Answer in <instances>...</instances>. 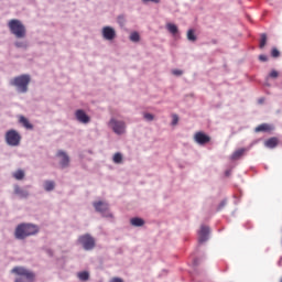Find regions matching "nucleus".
Returning a JSON list of instances; mask_svg holds the SVG:
<instances>
[{
	"instance_id": "1",
	"label": "nucleus",
	"mask_w": 282,
	"mask_h": 282,
	"mask_svg": "<svg viewBox=\"0 0 282 282\" xmlns=\"http://www.w3.org/2000/svg\"><path fill=\"white\" fill-rule=\"evenodd\" d=\"M40 228L36 224H19L15 228V237L17 239H25L31 235H36Z\"/></svg>"
},
{
	"instance_id": "2",
	"label": "nucleus",
	"mask_w": 282,
	"mask_h": 282,
	"mask_svg": "<svg viewBox=\"0 0 282 282\" xmlns=\"http://www.w3.org/2000/svg\"><path fill=\"white\" fill-rule=\"evenodd\" d=\"M8 28L11 34L15 36V39H25L28 31L25 25L20 21L19 19H11V21L8 22Z\"/></svg>"
},
{
	"instance_id": "3",
	"label": "nucleus",
	"mask_w": 282,
	"mask_h": 282,
	"mask_svg": "<svg viewBox=\"0 0 282 282\" xmlns=\"http://www.w3.org/2000/svg\"><path fill=\"white\" fill-rule=\"evenodd\" d=\"M12 272L18 275L15 282H34L35 274L28 268L15 265V268H12Z\"/></svg>"
},
{
	"instance_id": "4",
	"label": "nucleus",
	"mask_w": 282,
	"mask_h": 282,
	"mask_svg": "<svg viewBox=\"0 0 282 282\" xmlns=\"http://www.w3.org/2000/svg\"><path fill=\"white\" fill-rule=\"evenodd\" d=\"M30 83H31V76L29 74L17 76L12 80H10V85H13L14 87H17L18 91H21L22 94H26Z\"/></svg>"
},
{
	"instance_id": "5",
	"label": "nucleus",
	"mask_w": 282,
	"mask_h": 282,
	"mask_svg": "<svg viewBox=\"0 0 282 282\" xmlns=\"http://www.w3.org/2000/svg\"><path fill=\"white\" fill-rule=\"evenodd\" d=\"M6 141L10 147H19L21 135L18 131H15V129H10V131H7L6 133Z\"/></svg>"
},
{
	"instance_id": "6",
	"label": "nucleus",
	"mask_w": 282,
	"mask_h": 282,
	"mask_svg": "<svg viewBox=\"0 0 282 282\" xmlns=\"http://www.w3.org/2000/svg\"><path fill=\"white\" fill-rule=\"evenodd\" d=\"M78 241L82 243L85 250H93V248L96 246V239H94V237L89 234L80 235L78 237Z\"/></svg>"
},
{
	"instance_id": "7",
	"label": "nucleus",
	"mask_w": 282,
	"mask_h": 282,
	"mask_svg": "<svg viewBox=\"0 0 282 282\" xmlns=\"http://www.w3.org/2000/svg\"><path fill=\"white\" fill-rule=\"evenodd\" d=\"M109 127L118 135H121L122 133H124L127 129L126 122H123L122 120H116V118H111V120L109 121Z\"/></svg>"
},
{
	"instance_id": "8",
	"label": "nucleus",
	"mask_w": 282,
	"mask_h": 282,
	"mask_svg": "<svg viewBox=\"0 0 282 282\" xmlns=\"http://www.w3.org/2000/svg\"><path fill=\"white\" fill-rule=\"evenodd\" d=\"M194 140L197 144H207L210 142L212 138L207 135V133H204V131H197L194 135Z\"/></svg>"
},
{
	"instance_id": "9",
	"label": "nucleus",
	"mask_w": 282,
	"mask_h": 282,
	"mask_svg": "<svg viewBox=\"0 0 282 282\" xmlns=\"http://www.w3.org/2000/svg\"><path fill=\"white\" fill-rule=\"evenodd\" d=\"M117 34H116V30H113V28L110 26H106L102 28V37L106 41H113V39H116Z\"/></svg>"
},
{
	"instance_id": "10",
	"label": "nucleus",
	"mask_w": 282,
	"mask_h": 282,
	"mask_svg": "<svg viewBox=\"0 0 282 282\" xmlns=\"http://www.w3.org/2000/svg\"><path fill=\"white\" fill-rule=\"evenodd\" d=\"M209 234H210V228H208V226H202L198 231L199 243H204V241H207Z\"/></svg>"
},
{
	"instance_id": "11",
	"label": "nucleus",
	"mask_w": 282,
	"mask_h": 282,
	"mask_svg": "<svg viewBox=\"0 0 282 282\" xmlns=\"http://www.w3.org/2000/svg\"><path fill=\"white\" fill-rule=\"evenodd\" d=\"M75 117L79 122H83L84 124L90 122V118L86 111H84V109H77V111H75Z\"/></svg>"
},
{
	"instance_id": "12",
	"label": "nucleus",
	"mask_w": 282,
	"mask_h": 282,
	"mask_svg": "<svg viewBox=\"0 0 282 282\" xmlns=\"http://www.w3.org/2000/svg\"><path fill=\"white\" fill-rule=\"evenodd\" d=\"M57 156L61 158L59 164L63 169L69 166L70 158L65 151H58Z\"/></svg>"
},
{
	"instance_id": "13",
	"label": "nucleus",
	"mask_w": 282,
	"mask_h": 282,
	"mask_svg": "<svg viewBox=\"0 0 282 282\" xmlns=\"http://www.w3.org/2000/svg\"><path fill=\"white\" fill-rule=\"evenodd\" d=\"M94 207L98 213H107L109 210V204L107 202H94Z\"/></svg>"
},
{
	"instance_id": "14",
	"label": "nucleus",
	"mask_w": 282,
	"mask_h": 282,
	"mask_svg": "<svg viewBox=\"0 0 282 282\" xmlns=\"http://www.w3.org/2000/svg\"><path fill=\"white\" fill-rule=\"evenodd\" d=\"M265 147L269 149H274L279 144L278 138H269V140H265L264 142Z\"/></svg>"
},
{
	"instance_id": "15",
	"label": "nucleus",
	"mask_w": 282,
	"mask_h": 282,
	"mask_svg": "<svg viewBox=\"0 0 282 282\" xmlns=\"http://www.w3.org/2000/svg\"><path fill=\"white\" fill-rule=\"evenodd\" d=\"M246 153V149H238L237 151H234V153L231 154V160H239L240 158H242V155H245Z\"/></svg>"
},
{
	"instance_id": "16",
	"label": "nucleus",
	"mask_w": 282,
	"mask_h": 282,
	"mask_svg": "<svg viewBox=\"0 0 282 282\" xmlns=\"http://www.w3.org/2000/svg\"><path fill=\"white\" fill-rule=\"evenodd\" d=\"M19 120L21 124H23V127H25L26 129H33V124H31L30 120H28V118H25L24 116H20Z\"/></svg>"
},
{
	"instance_id": "17",
	"label": "nucleus",
	"mask_w": 282,
	"mask_h": 282,
	"mask_svg": "<svg viewBox=\"0 0 282 282\" xmlns=\"http://www.w3.org/2000/svg\"><path fill=\"white\" fill-rule=\"evenodd\" d=\"M271 129H272L271 124L263 123V124H259L258 127H256L254 131L256 132L271 131Z\"/></svg>"
},
{
	"instance_id": "18",
	"label": "nucleus",
	"mask_w": 282,
	"mask_h": 282,
	"mask_svg": "<svg viewBox=\"0 0 282 282\" xmlns=\"http://www.w3.org/2000/svg\"><path fill=\"white\" fill-rule=\"evenodd\" d=\"M130 221L132 226H144V219L142 217H132Z\"/></svg>"
},
{
	"instance_id": "19",
	"label": "nucleus",
	"mask_w": 282,
	"mask_h": 282,
	"mask_svg": "<svg viewBox=\"0 0 282 282\" xmlns=\"http://www.w3.org/2000/svg\"><path fill=\"white\" fill-rule=\"evenodd\" d=\"M14 193H17V195H20L21 197H28L29 195L28 191H24L23 188H21V186H15Z\"/></svg>"
},
{
	"instance_id": "20",
	"label": "nucleus",
	"mask_w": 282,
	"mask_h": 282,
	"mask_svg": "<svg viewBox=\"0 0 282 282\" xmlns=\"http://www.w3.org/2000/svg\"><path fill=\"white\" fill-rule=\"evenodd\" d=\"M267 43H268V36H267V34H261V36H260V43H259L260 50H263V48L265 47Z\"/></svg>"
},
{
	"instance_id": "21",
	"label": "nucleus",
	"mask_w": 282,
	"mask_h": 282,
	"mask_svg": "<svg viewBox=\"0 0 282 282\" xmlns=\"http://www.w3.org/2000/svg\"><path fill=\"white\" fill-rule=\"evenodd\" d=\"M44 188L45 191H54L55 188V182L51 181V180H47L45 183H44Z\"/></svg>"
},
{
	"instance_id": "22",
	"label": "nucleus",
	"mask_w": 282,
	"mask_h": 282,
	"mask_svg": "<svg viewBox=\"0 0 282 282\" xmlns=\"http://www.w3.org/2000/svg\"><path fill=\"white\" fill-rule=\"evenodd\" d=\"M166 28H167L169 32H171V34L175 35L178 32V28H177V25H174V23H167Z\"/></svg>"
},
{
	"instance_id": "23",
	"label": "nucleus",
	"mask_w": 282,
	"mask_h": 282,
	"mask_svg": "<svg viewBox=\"0 0 282 282\" xmlns=\"http://www.w3.org/2000/svg\"><path fill=\"white\" fill-rule=\"evenodd\" d=\"M78 279H80L82 281H88L89 272H87L86 270H84L83 272H78Z\"/></svg>"
},
{
	"instance_id": "24",
	"label": "nucleus",
	"mask_w": 282,
	"mask_h": 282,
	"mask_svg": "<svg viewBox=\"0 0 282 282\" xmlns=\"http://www.w3.org/2000/svg\"><path fill=\"white\" fill-rule=\"evenodd\" d=\"M122 160H123L122 153H115V155H113V162H115L116 164H121V163H122Z\"/></svg>"
},
{
	"instance_id": "25",
	"label": "nucleus",
	"mask_w": 282,
	"mask_h": 282,
	"mask_svg": "<svg viewBox=\"0 0 282 282\" xmlns=\"http://www.w3.org/2000/svg\"><path fill=\"white\" fill-rule=\"evenodd\" d=\"M130 41L138 43L140 41V34L138 32H132V34H130Z\"/></svg>"
},
{
	"instance_id": "26",
	"label": "nucleus",
	"mask_w": 282,
	"mask_h": 282,
	"mask_svg": "<svg viewBox=\"0 0 282 282\" xmlns=\"http://www.w3.org/2000/svg\"><path fill=\"white\" fill-rule=\"evenodd\" d=\"M24 175L25 173L21 169L19 171H15V173H13V176L15 177V180H23Z\"/></svg>"
},
{
	"instance_id": "27",
	"label": "nucleus",
	"mask_w": 282,
	"mask_h": 282,
	"mask_svg": "<svg viewBox=\"0 0 282 282\" xmlns=\"http://www.w3.org/2000/svg\"><path fill=\"white\" fill-rule=\"evenodd\" d=\"M187 39H188V41H196L197 40V37L195 36L194 30H188Z\"/></svg>"
},
{
	"instance_id": "28",
	"label": "nucleus",
	"mask_w": 282,
	"mask_h": 282,
	"mask_svg": "<svg viewBox=\"0 0 282 282\" xmlns=\"http://www.w3.org/2000/svg\"><path fill=\"white\" fill-rule=\"evenodd\" d=\"M271 56L273 58H279L281 56L280 51L276 47H273L271 51Z\"/></svg>"
},
{
	"instance_id": "29",
	"label": "nucleus",
	"mask_w": 282,
	"mask_h": 282,
	"mask_svg": "<svg viewBox=\"0 0 282 282\" xmlns=\"http://www.w3.org/2000/svg\"><path fill=\"white\" fill-rule=\"evenodd\" d=\"M270 78H279L280 74L276 69H272L269 74Z\"/></svg>"
},
{
	"instance_id": "30",
	"label": "nucleus",
	"mask_w": 282,
	"mask_h": 282,
	"mask_svg": "<svg viewBox=\"0 0 282 282\" xmlns=\"http://www.w3.org/2000/svg\"><path fill=\"white\" fill-rule=\"evenodd\" d=\"M172 118H173L172 124H173V126L177 124V123H178V120H180L178 116H177L176 113H174V115L172 116Z\"/></svg>"
},
{
	"instance_id": "31",
	"label": "nucleus",
	"mask_w": 282,
	"mask_h": 282,
	"mask_svg": "<svg viewBox=\"0 0 282 282\" xmlns=\"http://www.w3.org/2000/svg\"><path fill=\"white\" fill-rule=\"evenodd\" d=\"M15 47H28L26 43L21 42V41H17L15 42Z\"/></svg>"
},
{
	"instance_id": "32",
	"label": "nucleus",
	"mask_w": 282,
	"mask_h": 282,
	"mask_svg": "<svg viewBox=\"0 0 282 282\" xmlns=\"http://www.w3.org/2000/svg\"><path fill=\"white\" fill-rule=\"evenodd\" d=\"M110 282H124V280L120 276H112V279H110Z\"/></svg>"
},
{
	"instance_id": "33",
	"label": "nucleus",
	"mask_w": 282,
	"mask_h": 282,
	"mask_svg": "<svg viewBox=\"0 0 282 282\" xmlns=\"http://www.w3.org/2000/svg\"><path fill=\"white\" fill-rule=\"evenodd\" d=\"M259 61H261L262 63H267L269 61L268 56H265L264 54H261L259 56Z\"/></svg>"
},
{
	"instance_id": "34",
	"label": "nucleus",
	"mask_w": 282,
	"mask_h": 282,
	"mask_svg": "<svg viewBox=\"0 0 282 282\" xmlns=\"http://www.w3.org/2000/svg\"><path fill=\"white\" fill-rule=\"evenodd\" d=\"M145 120H154L153 113H144Z\"/></svg>"
},
{
	"instance_id": "35",
	"label": "nucleus",
	"mask_w": 282,
	"mask_h": 282,
	"mask_svg": "<svg viewBox=\"0 0 282 282\" xmlns=\"http://www.w3.org/2000/svg\"><path fill=\"white\" fill-rule=\"evenodd\" d=\"M174 76H182L183 72L182 69H173Z\"/></svg>"
},
{
	"instance_id": "36",
	"label": "nucleus",
	"mask_w": 282,
	"mask_h": 282,
	"mask_svg": "<svg viewBox=\"0 0 282 282\" xmlns=\"http://www.w3.org/2000/svg\"><path fill=\"white\" fill-rule=\"evenodd\" d=\"M143 3H160V0H142Z\"/></svg>"
},
{
	"instance_id": "37",
	"label": "nucleus",
	"mask_w": 282,
	"mask_h": 282,
	"mask_svg": "<svg viewBox=\"0 0 282 282\" xmlns=\"http://www.w3.org/2000/svg\"><path fill=\"white\" fill-rule=\"evenodd\" d=\"M108 215H109V217H112V214H111V213H109Z\"/></svg>"
},
{
	"instance_id": "38",
	"label": "nucleus",
	"mask_w": 282,
	"mask_h": 282,
	"mask_svg": "<svg viewBox=\"0 0 282 282\" xmlns=\"http://www.w3.org/2000/svg\"><path fill=\"white\" fill-rule=\"evenodd\" d=\"M263 101H264V100H262V99H261V100H259V102H263Z\"/></svg>"
},
{
	"instance_id": "39",
	"label": "nucleus",
	"mask_w": 282,
	"mask_h": 282,
	"mask_svg": "<svg viewBox=\"0 0 282 282\" xmlns=\"http://www.w3.org/2000/svg\"><path fill=\"white\" fill-rule=\"evenodd\" d=\"M280 282H282V279H281V281Z\"/></svg>"
}]
</instances>
